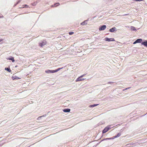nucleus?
Masks as SVG:
<instances>
[{"label":"nucleus","mask_w":147,"mask_h":147,"mask_svg":"<svg viewBox=\"0 0 147 147\" xmlns=\"http://www.w3.org/2000/svg\"><path fill=\"white\" fill-rule=\"evenodd\" d=\"M63 68H58L56 70H47L45 71V72L47 74H49L50 73H54L55 72H56L59 71L61 69H62Z\"/></svg>","instance_id":"1"},{"label":"nucleus","mask_w":147,"mask_h":147,"mask_svg":"<svg viewBox=\"0 0 147 147\" xmlns=\"http://www.w3.org/2000/svg\"><path fill=\"white\" fill-rule=\"evenodd\" d=\"M47 43V42L46 40H44L41 41V42L39 44V45L41 47H42L46 45Z\"/></svg>","instance_id":"2"},{"label":"nucleus","mask_w":147,"mask_h":147,"mask_svg":"<svg viewBox=\"0 0 147 147\" xmlns=\"http://www.w3.org/2000/svg\"><path fill=\"white\" fill-rule=\"evenodd\" d=\"M111 128L109 126H107L102 131V133L104 134L107 132Z\"/></svg>","instance_id":"3"},{"label":"nucleus","mask_w":147,"mask_h":147,"mask_svg":"<svg viewBox=\"0 0 147 147\" xmlns=\"http://www.w3.org/2000/svg\"><path fill=\"white\" fill-rule=\"evenodd\" d=\"M106 27V26L105 25H103L99 28V30H103L105 29Z\"/></svg>","instance_id":"4"},{"label":"nucleus","mask_w":147,"mask_h":147,"mask_svg":"<svg viewBox=\"0 0 147 147\" xmlns=\"http://www.w3.org/2000/svg\"><path fill=\"white\" fill-rule=\"evenodd\" d=\"M105 40L106 41H114L115 40L113 38H105Z\"/></svg>","instance_id":"5"},{"label":"nucleus","mask_w":147,"mask_h":147,"mask_svg":"<svg viewBox=\"0 0 147 147\" xmlns=\"http://www.w3.org/2000/svg\"><path fill=\"white\" fill-rule=\"evenodd\" d=\"M81 78V77L80 76L78 77V78H77L76 79V82H78V81H82L84 80L85 79H84V78L82 79Z\"/></svg>","instance_id":"6"},{"label":"nucleus","mask_w":147,"mask_h":147,"mask_svg":"<svg viewBox=\"0 0 147 147\" xmlns=\"http://www.w3.org/2000/svg\"><path fill=\"white\" fill-rule=\"evenodd\" d=\"M116 29V28L115 27H114L109 30V31L111 32H114V31Z\"/></svg>","instance_id":"7"},{"label":"nucleus","mask_w":147,"mask_h":147,"mask_svg":"<svg viewBox=\"0 0 147 147\" xmlns=\"http://www.w3.org/2000/svg\"><path fill=\"white\" fill-rule=\"evenodd\" d=\"M70 111V109H65L63 110V111L65 112H69Z\"/></svg>","instance_id":"8"},{"label":"nucleus","mask_w":147,"mask_h":147,"mask_svg":"<svg viewBox=\"0 0 147 147\" xmlns=\"http://www.w3.org/2000/svg\"><path fill=\"white\" fill-rule=\"evenodd\" d=\"M7 59L11 60L13 62L15 61V60L14 59V57H11L10 58H9L8 59Z\"/></svg>","instance_id":"9"},{"label":"nucleus","mask_w":147,"mask_h":147,"mask_svg":"<svg viewBox=\"0 0 147 147\" xmlns=\"http://www.w3.org/2000/svg\"><path fill=\"white\" fill-rule=\"evenodd\" d=\"M142 44L144 45L145 46L147 47V41L142 42Z\"/></svg>","instance_id":"10"},{"label":"nucleus","mask_w":147,"mask_h":147,"mask_svg":"<svg viewBox=\"0 0 147 147\" xmlns=\"http://www.w3.org/2000/svg\"><path fill=\"white\" fill-rule=\"evenodd\" d=\"M142 41V39H138L136 40V41L137 43H140Z\"/></svg>","instance_id":"11"},{"label":"nucleus","mask_w":147,"mask_h":147,"mask_svg":"<svg viewBox=\"0 0 147 147\" xmlns=\"http://www.w3.org/2000/svg\"><path fill=\"white\" fill-rule=\"evenodd\" d=\"M98 105V104H95V105H90L89 107H95L96 106H97Z\"/></svg>","instance_id":"12"},{"label":"nucleus","mask_w":147,"mask_h":147,"mask_svg":"<svg viewBox=\"0 0 147 147\" xmlns=\"http://www.w3.org/2000/svg\"><path fill=\"white\" fill-rule=\"evenodd\" d=\"M86 22H87V21L85 20V21H84V22L81 23V25H84L85 24H87Z\"/></svg>","instance_id":"13"},{"label":"nucleus","mask_w":147,"mask_h":147,"mask_svg":"<svg viewBox=\"0 0 147 147\" xmlns=\"http://www.w3.org/2000/svg\"><path fill=\"white\" fill-rule=\"evenodd\" d=\"M59 5V3H55L54 5V7H56L58 5Z\"/></svg>","instance_id":"14"},{"label":"nucleus","mask_w":147,"mask_h":147,"mask_svg":"<svg viewBox=\"0 0 147 147\" xmlns=\"http://www.w3.org/2000/svg\"><path fill=\"white\" fill-rule=\"evenodd\" d=\"M5 70H7V71H9V72H10L11 71V70L10 69L8 68H5Z\"/></svg>","instance_id":"15"},{"label":"nucleus","mask_w":147,"mask_h":147,"mask_svg":"<svg viewBox=\"0 0 147 147\" xmlns=\"http://www.w3.org/2000/svg\"><path fill=\"white\" fill-rule=\"evenodd\" d=\"M121 135V134L120 133H118L117 135L116 136V137L117 138L119 137Z\"/></svg>","instance_id":"16"},{"label":"nucleus","mask_w":147,"mask_h":147,"mask_svg":"<svg viewBox=\"0 0 147 147\" xmlns=\"http://www.w3.org/2000/svg\"><path fill=\"white\" fill-rule=\"evenodd\" d=\"M37 4V2H34L31 3V5L33 6Z\"/></svg>","instance_id":"17"},{"label":"nucleus","mask_w":147,"mask_h":147,"mask_svg":"<svg viewBox=\"0 0 147 147\" xmlns=\"http://www.w3.org/2000/svg\"><path fill=\"white\" fill-rule=\"evenodd\" d=\"M116 136H113L111 138H109V139H113L115 138H116Z\"/></svg>","instance_id":"18"},{"label":"nucleus","mask_w":147,"mask_h":147,"mask_svg":"<svg viewBox=\"0 0 147 147\" xmlns=\"http://www.w3.org/2000/svg\"><path fill=\"white\" fill-rule=\"evenodd\" d=\"M131 29L133 30H136L135 28L134 27L132 26L131 28Z\"/></svg>","instance_id":"19"},{"label":"nucleus","mask_w":147,"mask_h":147,"mask_svg":"<svg viewBox=\"0 0 147 147\" xmlns=\"http://www.w3.org/2000/svg\"><path fill=\"white\" fill-rule=\"evenodd\" d=\"M29 7V6L27 5H24V7H23V8H24V7H26V8H28Z\"/></svg>","instance_id":"20"},{"label":"nucleus","mask_w":147,"mask_h":147,"mask_svg":"<svg viewBox=\"0 0 147 147\" xmlns=\"http://www.w3.org/2000/svg\"><path fill=\"white\" fill-rule=\"evenodd\" d=\"M74 33L73 32H69V34L70 35H72V34H73Z\"/></svg>","instance_id":"21"},{"label":"nucleus","mask_w":147,"mask_h":147,"mask_svg":"<svg viewBox=\"0 0 147 147\" xmlns=\"http://www.w3.org/2000/svg\"><path fill=\"white\" fill-rule=\"evenodd\" d=\"M137 43V42L136 40L135 41V42L133 43V44H136V43Z\"/></svg>","instance_id":"22"},{"label":"nucleus","mask_w":147,"mask_h":147,"mask_svg":"<svg viewBox=\"0 0 147 147\" xmlns=\"http://www.w3.org/2000/svg\"><path fill=\"white\" fill-rule=\"evenodd\" d=\"M85 75V74L82 75L81 76H80V77H82L83 76H84Z\"/></svg>","instance_id":"23"},{"label":"nucleus","mask_w":147,"mask_h":147,"mask_svg":"<svg viewBox=\"0 0 147 147\" xmlns=\"http://www.w3.org/2000/svg\"><path fill=\"white\" fill-rule=\"evenodd\" d=\"M3 39H0V42H1V41H3Z\"/></svg>","instance_id":"24"},{"label":"nucleus","mask_w":147,"mask_h":147,"mask_svg":"<svg viewBox=\"0 0 147 147\" xmlns=\"http://www.w3.org/2000/svg\"><path fill=\"white\" fill-rule=\"evenodd\" d=\"M51 7H54V5H51Z\"/></svg>","instance_id":"25"},{"label":"nucleus","mask_w":147,"mask_h":147,"mask_svg":"<svg viewBox=\"0 0 147 147\" xmlns=\"http://www.w3.org/2000/svg\"><path fill=\"white\" fill-rule=\"evenodd\" d=\"M126 88L125 89V90L127 89H129V88Z\"/></svg>","instance_id":"26"},{"label":"nucleus","mask_w":147,"mask_h":147,"mask_svg":"<svg viewBox=\"0 0 147 147\" xmlns=\"http://www.w3.org/2000/svg\"><path fill=\"white\" fill-rule=\"evenodd\" d=\"M18 79H20V78H18Z\"/></svg>","instance_id":"27"}]
</instances>
